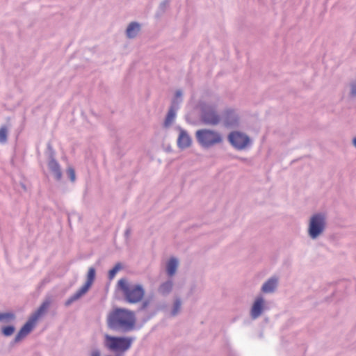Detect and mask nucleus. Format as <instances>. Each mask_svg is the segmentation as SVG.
<instances>
[{
    "mask_svg": "<svg viewBox=\"0 0 356 356\" xmlns=\"http://www.w3.org/2000/svg\"><path fill=\"white\" fill-rule=\"evenodd\" d=\"M140 31V25L139 23L131 22L126 29V36L129 39L135 38Z\"/></svg>",
    "mask_w": 356,
    "mask_h": 356,
    "instance_id": "2eb2a0df",
    "label": "nucleus"
},
{
    "mask_svg": "<svg viewBox=\"0 0 356 356\" xmlns=\"http://www.w3.org/2000/svg\"><path fill=\"white\" fill-rule=\"evenodd\" d=\"M353 144L355 147H356V137L353 138Z\"/></svg>",
    "mask_w": 356,
    "mask_h": 356,
    "instance_id": "473e14b6",
    "label": "nucleus"
},
{
    "mask_svg": "<svg viewBox=\"0 0 356 356\" xmlns=\"http://www.w3.org/2000/svg\"><path fill=\"white\" fill-rule=\"evenodd\" d=\"M279 284L277 276H272L268 279L262 285L261 291L264 293H273L276 291Z\"/></svg>",
    "mask_w": 356,
    "mask_h": 356,
    "instance_id": "ddd939ff",
    "label": "nucleus"
},
{
    "mask_svg": "<svg viewBox=\"0 0 356 356\" xmlns=\"http://www.w3.org/2000/svg\"><path fill=\"white\" fill-rule=\"evenodd\" d=\"M118 287L122 292L124 300L129 303H138L145 296V289L141 284H130L126 278L118 281Z\"/></svg>",
    "mask_w": 356,
    "mask_h": 356,
    "instance_id": "f03ea898",
    "label": "nucleus"
},
{
    "mask_svg": "<svg viewBox=\"0 0 356 356\" xmlns=\"http://www.w3.org/2000/svg\"><path fill=\"white\" fill-rule=\"evenodd\" d=\"M227 140L237 150H243L251 145L250 138L240 131H232L227 135Z\"/></svg>",
    "mask_w": 356,
    "mask_h": 356,
    "instance_id": "0eeeda50",
    "label": "nucleus"
},
{
    "mask_svg": "<svg viewBox=\"0 0 356 356\" xmlns=\"http://www.w3.org/2000/svg\"><path fill=\"white\" fill-rule=\"evenodd\" d=\"M350 95L351 97H356V81L350 83Z\"/></svg>",
    "mask_w": 356,
    "mask_h": 356,
    "instance_id": "bb28decb",
    "label": "nucleus"
},
{
    "mask_svg": "<svg viewBox=\"0 0 356 356\" xmlns=\"http://www.w3.org/2000/svg\"><path fill=\"white\" fill-rule=\"evenodd\" d=\"M67 175H68L70 181L74 182L76 180V175L74 169L72 167H69L67 170Z\"/></svg>",
    "mask_w": 356,
    "mask_h": 356,
    "instance_id": "b1692460",
    "label": "nucleus"
},
{
    "mask_svg": "<svg viewBox=\"0 0 356 356\" xmlns=\"http://www.w3.org/2000/svg\"><path fill=\"white\" fill-rule=\"evenodd\" d=\"M22 187L24 188V190H26V186L24 184H22Z\"/></svg>",
    "mask_w": 356,
    "mask_h": 356,
    "instance_id": "f704fd0d",
    "label": "nucleus"
},
{
    "mask_svg": "<svg viewBox=\"0 0 356 356\" xmlns=\"http://www.w3.org/2000/svg\"><path fill=\"white\" fill-rule=\"evenodd\" d=\"M8 128L6 126H2L0 128V143H4L7 141Z\"/></svg>",
    "mask_w": 356,
    "mask_h": 356,
    "instance_id": "4be33fe9",
    "label": "nucleus"
},
{
    "mask_svg": "<svg viewBox=\"0 0 356 356\" xmlns=\"http://www.w3.org/2000/svg\"><path fill=\"white\" fill-rule=\"evenodd\" d=\"M95 278V269L93 267H90L88 269V275H87V280L84 285L79 289L74 295L70 297L65 302V305L66 307H69L74 302L78 300L80 298H81L83 295H85L90 287L92 284Z\"/></svg>",
    "mask_w": 356,
    "mask_h": 356,
    "instance_id": "1a4fd4ad",
    "label": "nucleus"
},
{
    "mask_svg": "<svg viewBox=\"0 0 356 356\" xmlns=\"http://www.w3.org/2000/svg\"><path fill=\"white\" fill-rule=\"evenodd\" d=\"M173 285L172 280H168L159 285L158 293L163 296H167L172 291Z\"/></svg>",
    "mask_w": 356,
    "mask_h": 356,
    "instance_id": "dca6fc26",
    "label": "nucleus"
},
{
    "mask_svg": "<svg viewBox=\"0 0 356 356\" xmlns=\"http://www.w3.org/2000/svg\"><path fill=\"white\" fill-rule=\"evenodd\" d=\"M191 144V137L185 130L181 129L177 139L178 147L181 149H185L188 147Z\"/></svg>",
    "mask_w": 356,
    "mask_h": 356,
    "instance_id": "4468645a",
    "label": "nucleus"
},
{
    "mask_svg": "<svg viewBox=\"0 0 356 356\" xmlns=\"http://www.w3.org/2000/svg\"><path fill=\"white\" fill-rule=\"evenodd\" d=\"M182 96V92L181 90H177L175 92V97L177 98L181 97Z\"/></svg>",
    "mask_w": 356,
    "mask_h": 356,
    "instance_id": "c85d7f7f",
    "label": "nucleus"
},
{
    "mask_svg": "<svg viewBox=\"0 0 356 356\" xmlns=\"http://www.w3.org/2000/svg\"><path fill=\"white\" fill-rule=\"evenodd\" d=\"M51 305L50 299H46L40 307L31 314L27 322L22 326L17 334H29L35 326L38 318L47 310Z\"/></svg>",
    "mask_w": 356,
    "mask_h": 356,
    "instance_id": "423d86ee",
    "label": "nucleus"
},
{
    "mask_svg": "<svg viewBox=\"0 0 356 356\" xmlns=\"http://www.w3.org/2000/svg\"><path fill=\"white\" fill-rule=\"evenodd\" d=\"M15 318V316L12 312L1 313L0 312V322L9 323Z\"/></svg>",
    "mask_w": 356,
    "mask_h": 356,
    "instance_id": "412c9836",
    "label": "nucleus"
},
{
    "mask_svg": "<svg viewBox=\"0 0 356 356\" xmlns=\"http://www.w3.org/2000/svg\"><path fill=\"white\" fill-rule=\"evenodd\" d=\"M91 356H100V354L98 351L95 350L91 353Z\"/></svg>",
    "mask_w": 356,
    "mask_h": 356,
    "instance_id": "c756f323",
    "label": "nucleus"
},
{
    "mask_svg": "<svg viewBox=\"0 0 356 356\" xmlns=\"http://www.w3.org/2000/svg\"><path fill=\"white\" fill-rule=\"evenodd\" d=\"M194 290H195V286L191 287V290H190L191 293H193V292H194Z\"/></svg>",
    "mask_w": 356,
    "mask_h": 356,
    "instance_id": "72a5a7b5",
    "label": "nucleus"
},
{
    "mask_svg": "<svg viewBox=\"0 0 356 356\" xmlns=\"http://www.w3.org/2000/svg\"><path fill=\"white\" fill-rule=\"evenodd\" d=\"M170 0H163L159 5V10L163 13L168 8Z\"/></svg>",
    "mask_w": 356,
    "mask_h": 356,
    "instance_id": "a878e982",
    "label": "nucleus"
},
{
    "mask_svg": "<svg viewBox=\"0 0 356 356\" xmlns=\"http://www.w3.org/2000/svg\"><path fill=\"white\" fill-rule=\"evenodd\" d=\"M134 314L125 309L116 308L107 316V324L115 331L130 332L135 326Z\"/></svg>",
    "mask_w": 356,
    "mask_h": 356,
    "instance_id": "f257e3e1",
    "label": "nucleus"
},
{
    "mask_svg": "<svg viewBox=\"0 0 356 356\" xmlns=\"http://www.w3.org/2000/svg\"><path fill=\"white\" fill-rule=\"evenodd\" d=\"M176 115V108H175V106L172 104L165 117L163 126L167 128L169 127L173 122Z\"/></svg>",
    "mask_w": 356,
    "mask_h": 356,
    "instance_id": "a211bd4d",
    "label": "nucleus"
},
{
    "mask_svg": "<svg viewBox=\"0 0 356 356\" xmlns=\"http://www.w3.org/2000/svg\"><path fill=\"white\" fill-rule=\"evenodd\" d=\"M123 268L121 263H117L115 266L108 271V278L111 280H113L118 272L122 270Z\"/></svg>",
    "mask_w": 356,
    "mask_h": 356,
    "instance_id": "aec40b11",
    "label": "nucleus"
},
{
    "mask_svg": "<svg viewBox=\"0 0 356 356\" xmlns=\"http://www.w3.org/2000/svg\"><path fill=\"white\" fill-rule=\"evenodd\" d=\"M153 301V297H147V298H145L140 307V310H145L147 309V307L150 305V304Z\"/></svg>",
    "mask_w": 356,
    "mask_h": 356,
    "instance_id": "5701e85b",
    "label": "nucleus"
},
{
    "mask_svg": "<svg viewBox=\"0 0 356 356\" xmlns=\"http://www.w3.org/2000/svg\"><path fill=\"white\" fill-rule=\"evenodd\" d=\"M327 215L323 212H318L312 215L308 221L307 234L312 240L322 236L326 230Z\"/></svg>",
    "mask_w": 356,
    "mask_h": 356,
    "instance_id": "7ed1b4c3",
    "label": "nucleus"
},
{
    "mask_svg": "<svg viewBox=\"0 0 356 356\" xmlns=\"http://www.w3.org/2000/svg\"><path fill=\"white\" fill-rule=\"evenodd\" d=\"M131 340L128 338L106 335V345L115 353H124L131 346Z\"/></svg>",
    "mask_w": 356,
    "mask_h": 356,
    "instance_id": "6e6552de",
    "label": "nucleus"
},
{
    "mask_svg": "<svg viewBox=\"0 0 356 356\" xmlns=\"http://www.w3.org/2000/svg\"><path fill=\"white\" fill-rule=\"evenodd\" d=\"M25 335H21V334H19V335H17L16 338H15V341H19L21 339L23 338V337H24Z\"/></svg>",
    "mask_w": 356,
    "mask_h": 356,
    "instance_id": "7c9ffc66",
    "label": "nucleus"
},
{
    "mask_svg": "<svg viewBox=\"0 0 356 356\" xmlns=\"http://www.w3.org/2000/svg\"><path fill=\"white\" fill-rule=\"evenodd\" d=\"M238 160L243 161V162H247L248 161L246 158H242V157H236Z\"/></svg>",
    "mask_w": 356,
    "mask_h": 356,
    "instance_id": "2f4dec72",
    "label": "nucleus"
},
{
    "mask_svg": "<svg viewBox=\"0 0 356 356\" xmlns=\"http://www.w3.org/2000/svg\"><path fill=\"white\" fill-rule=\"evenodd\" d=\"M131 229L130 227H128L125 232H124V236L127 239H129V236H130V234H131Z\"/></svg>",
    "mask_w": 356,
    "mask_h": 356,
    "instance_id": "cd10ccee",
    "label": "nucleus"
},
{
    "mask_svg": "<svg viewBox=\"0 0 356 356\" xmlns=\"http://www.w3.org/2000/svg\"><path fill=\"white\" fill-rule=\"evenodd\" d=\"M179 265V261L175 257H171L166 264V272L168 276L175 275Z\"/></svg>",
    "mask_w": 356,
    "mask_h": 356,
    "instance_id": "f3484780",
    "label": "nucleus"
},
{
    "mask_svg": "<svg viewBox=\"0 0 356 356\" xmlns=\"http://www.w3.org/2000/svg\"><path fill=\"white\" fill-rule=\"evenodd\" d=\"M15 331V328L13 325H7L2 327V333L3 334H13Z\"/></svg>",
    "mask_w": 356,
    "mask_h": 356,
    "instance_id": "393cba45",
    "label": "nucleus"
},
{
    "mask_svg": "<svg viewBox=\"0 0 356 356\" xmlns=\"http://www.w3.org/2000/svg\"><path fill=\"white\" fill-rule=\"evenodd\" d=\"M49 163L48 167L50 171L54 174L55 179L59 181L62 178V172L60 165L55 159V152L50 143L47 145Z\"/></svg>",
    "mask_w": 356,
    "mask_h": 356,
    "instance_id": "9d476101",
    "label": "nucleus"
},
{
    "mask_svg": "<svg viewBox=\"0 0 356 356\" xmlns=\"http://www.w3.org/2000/svg\"><path fill=\"white\" fill-rule=\"evenodd\" d=\"M222 121L226 128H235L239 124V117L234 110L227 109L223 114Z\"/></svg>",
    "mask_w": 356,
    "mask_h": 356,
    "instance_id": "f8f14e48",
    "label": "nucleus"
},
{
    "mask_svg": "<svg viewBox=\"0 0 356 356\" xmlns=\"http://www.w3.org/2000/svg\"><path fill=\"white\" fill-rule=\"evenodd\" d=\"M267 309L264 298L262 296H258L251 307L250 311V318L253 320L259 318Z\"/></svg>",
    "mask_w": 356,
    "mask_h": 356,
    "instance_id": "9b49d317",
    "label": "nucleus"
},
{
    "mask_svg": "<svg viewBox=\"0 0 356 356\" xmlns=\"http://www.w3.org/2000/svg\"><path fill=\"white\" fill-rule=\"evenodd\" d=\"M197 143L204 148H210L222 143V135L215 130L209 129H199L195 132Z\"/></svg>",
    "mask_w": 356,
    "mask_h": 356,
    "instance_id": "20e7f679",
    "label": "nucleus"
},
{
    "mask_svg": "<svg viewBox=\"0 0 356 356\" xmlns=\"http://www.w3.org/2000/svg\"><path fill=\"white\" fill-rule=\"evenodd\" d=\"M200 120L206 125L216 126L221 121V117L215 106L203 104L200 109Z\"/></svg>",
    "mask_w": 356,
    "mask_h": 356,
    "instance_id": "39448f33",
    "label": "nucleus"
},
{
    "mask_svg": "<svg viewBox=\"0 0 356 356\" xmlns=\"http://www.w3.org/2000/svg\"><path fill=\"white\" fill-rule=\"evenodd\" d=\"M181 300L179 298H176L174 300L172 309L170 312V316L172 317H175L177 316L181 311Z\"/></svg>",
    "mask_w": 356,
    "mask_h": 356,
    "instance_id": "6ab92c4d",
    "label": "nucleus"
}]
</instances>
